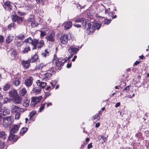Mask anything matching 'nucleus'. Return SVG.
<instances>
[{
  "label": "nucleus",
  "mask_w": 149,
  "mask_h": 149,
  "mask_svg": "<svg viewBox=\"0 0 149 149\" xmlns=\"http://www.w3.org/2000/svg\"><path fill=\"white\" fill-rule=\"evenodd\" d=\"M9 97L13 102L16 103H20L22 101V98L18 95L17 91L15 89H12L9 92Z\"/></svg>",
  "instance_id": "1"
},
{
  "label": "nucleus",
  "mask_w": 149,
  "mask_h": 149,
  "mask_svg": "<svg viewBox=\"0 0 149 149\" xmlns=\"http://www.w3.org/2000/svg\"><path fill=\"white\" fill-rule=\"evenodd\" d=\"M91 22L88 19H85L84 18L82 23L84 29L86 30V33L88 34H91L93 33V26L91 25Z\"/></svg>",
  "instance_id": "2"
},
{
  "label": "nucleus",
  "mask_w": 149,
  "mask_h": 149,
  "mask_svg": "<svg viewBox=\"0 0 149 149\" xmlns=\"http://www.w3.org/2000/svg\"><path fill=\"white\" fill-rule=\"evenodd\" d=\"M13 117L11 116H6L3 118V126L5 128L8 127L13 122Z\"/></svg>",
  "instance_id": "3"
},
{
  "label": "nucleus",
  "mask_w": 149,
  "mask_h": 149,
  "mask_svg": "<svg viewBox=\"0 0 149 149\" xmlns=\"http://www.w3.org/2000/svg\"><path fill=\"white\" fill-rule=\"evenodd\" d=\"M96 19L94 21V29H99L101 25L100 23L102 22V19L104 17L100 16L97 14Z\"/></svg>",
  "instance_id": "4"
},
{
  "label": "nucleus",
  "mask_w": 149,
  "mask_h": 149,
  "mask_svg": "<svg viewBox=\"0 0 149 149\" xmlns=\"http://www.w3.org/2000/svg\"><path fill=\"white\" fill-rule=\"evenodd\" d=\"M12 14L11 17L12 21L13 22H17V25L21 24L24 21V17L19 16L15 13V14H13V13Z\"/></svg>",
  "instance_id": "5"
},
{
  "label": "nucleus",
  "mask_w": 149,
  "mask_h": 149,
  "mask_svg": "<svg viewBox=\"0 0 149 149\" xmlns=\"http://www.w3.org/2000/svg\"><path fill=\"white\" fill-rule=\"evenodd\" d=\"M22 109L16 106L15 105H13L12 107L11 111L13 113H16L15 115V119H18L19 118L21 115V110Z\"/></svg>",
  "instance_id": "6"
},
{
  "label": "nucleus",
  "mask_w": 149,
  "mask_h": 149,
  "mask_svg": "<svg viewBox=\"0 0 149 149\" xmlns=\"http://www.w3.org/2000/svg\"><path fill=\"white\" fill-rule=\"evenodd\" d=\"M42 98V96H40L39 97H35L32 98L31 100V106L32 107H36L37 108L40 105V101Z\"/></svg>",
  "instance_id": "7"
},
{
  "label": "nucleus",
  "mask_w": 149,
  "mask_h": 149,
  "mask_svg": "<svg viewBox=\"0 0 149 149\" xmlns=\"http://www.w3.org/2000/svg\"><path fill=\"white\" fill-rule=\"evenodd\" d=\"M35 42L33 46L32 49L33 50L36 49L37 48L38 49H41L43 47L44 45V42L43 40H41L39 41L38 39H36Z\"/></svg>",
  "instance_id": "8"
},
{
  "label": "nucleus",
  "mask_w": 149,
  "mask_h": 149,
  "mask_svg": "<svg viewBox=\"0 0 149 149\" xmlns=\"http://www.w3.org/2000/svg\"><path fill=\"white\" fill-rule=\"evenodd\" d=\"M67 62V60L62 58H60L56 60V66L58 68L57 69L60 70L62 68L64 63Z\"/></svg>",
  "instance_id": "9"
},
{
  "label": "nucleus",
  "mask_w": 149,
  "mask_h": 149,
  "mask_svg": "<svg viewBox=\"0 0 149 149\" xmlns=\"http://www.w3.org/2000/svg\"><path fill=\"white\" fill-rule=\"evenodd\" d=\"M55 33L54 31H52L50 33H48L46 37L45 38L47 42H53L55 41Z\"/></svg>",
  "instance_id": "10"
},
{
  "label": "nucleus",
  "mask_w": 149,
  "mask_h": 149,
  "mask_svg": "<svg viewBox=\"0 0 149 149\" xmlns=\"http://www.w3.org/2000/svg\"><path fill=\"white\" fill-rule=\"evenodd\" d=\"M33 80V77L29 76L24 80V84L27 88H29L32 85Z\"/></svg>",
  "instance_id": "11"
},
{
  "label": "nucleus",
  "mask_w": 149,
  "mask_h": 149,
  "mask_svg": "<svg viewBox=\"0 0 149 149\" xmlns=\"http://www.w3.org/2000/svg\"><path fill=\"white\" fill-rule=\"evenodd\" d=\"M68 35L66 34H64L62 35L60 38V42L63 45L66 44L68 41Z\"/></svg>",
  "instance_id": "12"
},
{
  "label": "nucleus",
  "mask_w": 149,
  "mask_h": 149,
  "mask_svg": "<svg viewBox=\"0 0 149 149\" xmlns=\"http://www.w3.org/2000/svg\"><path fill=\"white\" fill-rule=\"evenodd\" d=\"M52 74L48 72L42 74L40 78L42 80L47 81L49 80L52 77Z\"/></svg>",
  "instance_id": "13"
},
{
  "label": "nucleus",
  "mask_w": 149,
  "mask_h": 149,
  "mask_svg": "<svg viewBox=\"0 0 149 149\" xmlns=\"http://www.w3.org/2000/svg\"><path fill=\"white\" fill-rule=\"evenodd\" d=\"M30 61L29 59L27 60H22V65L23 67L25 69H28L31 65Z\"/></svg>",
  "instance_id": "14"
},
{
  "label": "nucleus",
  "mask_w": 149,
  "mask_h": 149,
  "mask_svg": "<svg viewBox=\"0 0 149 149\" xmlns=\"http://www.w3.org/2000/svg\"><path fill=\"white\" fill-rule=\"evenodd\" d=\"M79 50L78 47L76 48L74 45L71 46L68 49L69 53L72 54H76Z\"/></svg>",
  "instance_id": "15"
},
{
  "label": "nucleus",
  "mask_w": 149,
  "mask_h": 149,
  "mask_svg": "<svg viewBox=\"0 0 149 149\" xmlns=\"http://www.w3.org/2000/svg\"><path fill=\"white\" fill-rule=\"evenodd\" d=\"M39 56L38 54L37 53L31 56L30 59H29L31 63H35L37 62L38 60H39Z\"/></svg>",
  "instance_id": "16"
},
{
  "label": "nucleus",
  "mask_w": 149,
  "mask_h": 149,
  "mask_svg": "<svg viewBox=\"0 0 149 149\" xmlns=\"http://www.w3.org/2000/svg\"><path fill=\"white\" fill-rule=\"evenodd\" d=\"M36 83L38 87L40 88L41 89L44 88L47 85V83L46 82L40 80H37Z\"/></svg>",
  "instance_id": "17"
},
{
  "label": "nucleus",
  "mask_w": 149,
  "mask_h": 149,
  "mask_svg": "<svg viewBox=\"0 0 149 149\" xmlns=\"http://www.w3.org/2000/svg\"><path fill=\"white\" fill-rule=\"evenodd\" d=\"M18 139L17 136L15 135L13 133H10V134L8 137V140L13 142H16Z\"/></svg>",
  "instance_id": "18"
},
{
  "label": "nucleus",
  "mask_w": 149,
  "mask_h": 149,
  "mask_svg": "<svg viewBox=\"0 0 149 149\" xmlns=\"http://www.w3.org/2000/svg\"><path fill=\"white\" fill-rule=\"evenodd\" d=\"M21 79L22 78L20 77L14 78L13 81V84L16 86H19L21 84Z\"/></svg>",
  "instance_id": "19"
},
{
  "label": "nucleus",
  "mask_w": 149,
  "mask_h": 149,
  "mask_svg": "<svg viewBox=\"0 0 149 149\" xmlns=\"http://www.w3.org/2000/svg\"><path fill=\"white\" fill-rule=\"evenodd\" d=\"M20 127L19 125H15L12 126L10 130V133H15L18 131Z\"/></svg>",
  "instance_id": "20"
},
{
  "label": "nucleus",
  "mask_w": 149,
  "mask_h": 149,
  "mask_svg": "<svg viewBox=\"0 0 149 149\" xmlns=\"http://www.w3.org/2000/svg\"><path fill=\"white\" fill-rule=\"evenodd\" d=\"M42 90L41 88L38 87L33 88L31 92L33 94L36 95L40 94Z\"/></svg>",
  "instance_id": "21"
},
{
  "label": "nucleus",
  "mask_w": 149,
  "mask_h": 149,
  "mask_svg": "<svg viewBox=\"0 0 149 149\" xmlns=\"http://www.w3.org/2000/svg\"><path fill=\"white\" fill-rule=\"evenodd\" d=\"M14 36L11 35H9L6 37V44H8L10 43L13 40Z\"/></svg>",
  "instance_id": "22"
},
{
  "label": "nucleus",
  "mask_w": 149,
  "mask_h": 149,
  "mask_svg": "<svg viewBox=\"0 0 149 149\" xmlns=\"http://www.w3.org/2000/svg\"><path fill=\"white\" fill-rule=\"evenodd\" d=\"M47 67V66H45V63H41L37 65L35 67V70H40L43 69L44 67Z\"/></svg>",
  "instance_id": "23"
},
{
  "label": "nucleus",
  "mask_w": 149,
  "mask_h": 149,
  "mask_svg": "<svg viewBox=\"0 0 149 149\" xmlns=\"http://www.w3.org/2000/svg\"><path fill=\"white\" fill-rule=\"evenodd\" d=\"M12 4L13 3L9 1H6L4 3V5L10 10H12L13 9Z\"/></svg>",
  "instance_id": "24"
},
{
  "label": "nucleus",
  "mask_w": 149,
  "mask_h": 149,
  "mask_svg": "<svg viewBox=\"0 0 149 149\" xmlns=\"http://www.w3.org/2000/svg\"><path fill=\"white\" fill-rule=\"evenodd\" d=\"M13 13H14L13 14H15V13H16L19 16L22 17L26 15V13L24 12H22L19 10H18L17 8L16 9L13 11Z\"/></svg>",
  "instance_id": "25"
},
{
  "label": "nucleus",
  "mask_w": 149,
  "mask_h": 149,
  "mask_svg": "<svg viewBox=\"0 0 149 149\" xmlns=\"http://www.w3.org/2000/svg\"><path fill=\"white\" fill-rule=\"evenodd\" d=\"M49 49H46L44 52H42L41 55L43 57L46 58L47 56H48L49 55Z\"/></svg>",
  "instance_id": "26"
},
{
  "label": "nucleus",
  "mask_w": 149,
  "mask_h": 149,
  "mask_svg": "<svg viewBox=\"0 0 149 149\" xmlns=\"http://www.w3.org/2000/svg\"><path fill=\"white\" fill-rule=\"evenodd\" d=\"M17 25L16 24L15 22H13L9 24L8 26V30H10L12 28H13L14 29L16 28V26Z\"/></svg>",
  "instance_id": "27"
},
{
  "label": "nucleus",
  "mask_w": 149,
  "mask_h": 149,
  "mask_svg": "<svg viewBox=\"0 0 149 149\" xmlns=\"http://www.w3.org/2000/svg\"><path fill=\"white\" fill-rule=\"evenodd\" d=\"M31 50L30 47L29 45H26L24 48V50L22 51V53L23 54L28 53L29 51H31Z\"/></svg>",
  "instance_id": "28"
},
{
  "label": "nucleus",
  "mask_w": 149,
  "mask_h": 149,
  "mask_svg": "<svg viewBox=\"0 0 149 149\" xmlns=\"http://www.w3.org/2000/svg\"><path fill=\"white\" fill-rule=\"evenodd\" d=\"M10 55L12 59H14L17 54V52L15 49L10 51Z\"/></svg>",
  "instance_id": "29"
},
{
  "label": "nucleus",
  "mask_w": 149,
  "mask_h": 149,
  "mask_svg": "<svg viewBox=\"0 0 149 149\" xmlns=\"http://www.w3.org/2000/svg\"><path fill=\"white\" fill-rule=\"evenodd\" d=\"M27 92L26 88H24L19 91V93L20 96H23L26 94Z\"/></svg>",
  "instance_id": "30"
},
{
  "label": "nucleus",
  "mask_w": 149,
  "mask_h": 149,
  "mask_svg": "<svg viewBox=\"0 0 149 149\" xmlns=\"http://www.w3.org/2000/svg\"><path fill=\"white\" fill-rule=\"evenodd\" d=\"M72 24L71 21H68L65 24L64 27L65 29H70L72 26Z\"/></svg>",
  "instance_id": "31"
},
{
  "label": "nucleus",
  "mask_w": 149,
  "mask_h": 149,
  "mask_svg": "<svg viewBox=\"0 0 149 149\" xmlns=\"http://www.w3.org/2000/svg\"><path fill=\"white\" fill-rule=\"evenodd\" d=\"M1 112H3V115L4 116L8 115L10 113V111L9 109L5 107Z\"/></svg>",
  "instance_id": "32"
},
{
  "label": "nucleus",
  "mask_w": 149,
  "mask_h": 149,
  "mask_svg": "<svg viewBox=\"0 0 149 149\" xmlns=\"http://www.w3.org/2000/svg\"><path fill=\"white\" fill-rule=\"evenodd\" d=\"M7 137V135L4 131L0 132V138L3 140H5Z\"/></svg>",
  "instance_id": "33"
},
{
  "label": "nucleus",
  "mask_w": 149,
  "mask_h": 149,
  "mask_svg": "<svg viewBox=\"0 0 149 149\" xmlns=\"http://www.w3.org/2000/svg\"><path fill=\"white\" fill-rule=\"evenodd\" d=\"M28 130V128L26 127H23L21 129L20 134L22 136L25 134Z\"/></svg>",
  "instance_id": "34"
},
{
  "label": "nucleus",
  "mask_w": 149,
  "mask_h": 149,
  "mask_svg": "<svg viewBox=\"0 0 149 149\" xmlns=\"http://www.w3.org/2000/svg\"><path fill=\"white\" fill-rule=\"evenodd\" d=\"M30 102V100L28 98H26L24 100L23 104L24 106L27 107L29 105Z\"/></svg>",
  "instance_id": "35"
},
{
  "label": "nucleus",
  "mask_w": 149,
  "mask_h": 149,
  "mask_svg": "<svg viewBox=\"0 0 149 149\" xmlns=\"http://www.w3.org/2000/svg\"><path fill=\"white\" fill-rule=\"evenodd\" d=\"M11 85L8 83H7L5 84L3 87V90L5 91L8 90L10 87Z\"/></svg>",
  "instance_id": "36"
},
{
  "label": "nucleus",
  "mask_w": 149,
  "mask_h": 149,
  "mask_svg": "<svg viewBox=\"0 0 149 149\" xmlns=\"http://www.w3.org/2000/svg\"><path fill=\"white\" fill-rule=\"evenodd\" d=\"M39 24V23L37 21L34 20V21L32 22L31 23V25L32 28H34L37 26Z\"/></svg>",
  "instance_id": "37"
},
{
  "label": "nucleus",
  "mask_w": 149,
  "mask_h": 149,
  "mask_svg": "<svg viewBox=\"0 0 149 149\" xmlns=\"http://www.w3.org/2000/svg\"><path fill=\"white\" fill-rule=\"evenodd\" d=\"M84 18L81 17V18H76L74 19V21L75 22H82L84 20Z\"/></svg>",
  "instance_id": "38"
},
{
  "label": "nucleus",
  "mask_w": 149,
  "mask_h": 149,
  "mask_svg": "<svg viewBox=\"0 0 149 149\" xmlns=\"http://www.w3.org/2000/svg\"><path fill=\"white\" fill-rule=\"evenodd\" d=\"M30 39H29L28 43L31 44L33 45V46L34 44L36 43L35 42H36L35 41L36 39L34 38L32 39L30 37Z\"/></svg>",
  "instance_id": "39"
},
{
  "label": "nucleus",
  "mask_w": 149,
  "mask_h": 149,
  "mask_svg": "<svg viewBox=\"0 0 149 149\" xmlns=\"http://www.w3.org/2000/svg\"><path fill=\"white\" fill-rule=\"evenodd\" d=\"M46 103L42 104L39 108L38 111L41 112L44 109Z\"/></svg>",
  "instance_id": "40"
},
{
  "label": "nucleus",
  "mask_w": 149,
  "mask_h": 149,
  "mask_svg": "<svg viewBox=\"0 0 149 149\" xmlns=\"http://www.w3.org/2000/svg\"><path fill=\"white\" fill-rule=\"evenodd\" d=\"M23 43L24 42L23 41L16 42V45L17 47H19L23 45Z\"/></svg>",
  "instance_id": "41"
},
{
  "label": "nucleus",
  "mask_w": 149,
  "mask_h": 149,
  "mask_svg": "<svg viewBox=\"0 0 149 149\" xmlns=\"http://www.w3.org/2000/svg\"><path fill=\"white\" fill-rule=\"evenodd\" d=\"M105 14L108 13L109 16H112L114 13L113 12H109L107 9L105 10Z\"/></svg>",
  "instance_id": "42"
},
{
  "label": "nucleus",
  "mask_w": 149,
  "mask_h": 149,
  "mask_svg": "<svg viewBox=\"0 0 149 149\" xmlns=\"http://www.w3.org/2000/svg\"><path fill=\"white\" fill-rule=\"evenodd\" d=\"M45 66H47V67H44L43 70H45V71H49L50 68V66L48 65H45Z\"/></svg>",
  "instance_id": "43"
},
{
  "label": "nucleus",
  "mask_w": 149,
  "mask_h": 149,
  "mask_svg": "<svg viewBox=\"0 0 149 149\" xmlns=\"http://www.w3.org/2000/svg\"><path fill=\"white\" fill-rule=\"evenodd\" d=\"M17 38L19 39L22 40L24 38L25 36L24 35L21 34L17 36Z\"/></svg>",
  "instance_id": "44"
},
{
  "label": "nucleus",
  "mask_w": 149,
  "mask_h": 149,
  "mask_svg": "<svg viewBox=\"0 0 149 149\" xmlns=\"http://www.w3.org/2000/svg\"><path fill=\"white\" fill-rule=\"evenodd\" d=\"M5 146V143L3 142H0V149H4Z\"/></svg>",
  "instance_id": "45"
},
{
  "label": "nucleus",
  "mask_w": 149,
  "mask_h": 149,
  "mask_svg": "<svg viewBox=\"0 0 149 149\" xmlns=\"http://www.w3.org/2000/svg\"><path fill=\"white\" fill-rule=\"evenodd\" d=\"M10 100L7 97L4 98L3 99V103L5 104L10 102Z\"/></svg>",
  "instance_id": "46"
},
{
  "label": "nucleus",
  "mask_w": 149,
  "mask_h": 149,
  "mask_svg": "<svg viewBox=\"0 0 149 149\" xmlns=\"http://www.w3.org/2000/svg\"><path fill=\"white\" fill-rule=\"evenodd\" d=\"M31 17L29 18L28 21L29 22H31V23H32V22L34 21V18L33 16V15H30Z\"/></svg>",
  "instance_id": "47"
},
{
  "label": "nucleus",
  "mask_w": 149,
  "mask_h": 149,
  "mask_svg": "<svg viewBox=\"0 0 149 149\" xmlns=\"http://www.w3.org/2000/svg\"><path fill=\"white\" fill-rule=\"evenodd\" d=\"M100 116L96 114L94 116V120L95 121H97V120L100 119Z\"/></svg>",
  "instance_id": "48"
},
{
  "label": "nucleus",
  "mask_w": 149,
  "mask_h": 149,
  "mask_svg": "<svg viewBox=\"0 0 149 149\" xmlns=\"http://www.w3.org/2000/svg\"><path fill=\"white\" fill-rule=\"evenodd\" d=\"M36 114V111L35 110L32 111L29 113V115L31 116V117H34V116Z\"/></svg>",
  "instance_id": "49"
},
{
  "label": "nucleus",
  "mask_w": 149,
  "mask_h": 149,
  "mask_svg": "<svg viewBox=\"0 0 149 149\" xmlns=\"http://www.w3.org/2000/svg\"><path fill=\"white\" fill-rule=\"evenodd\" d=\"M4 38L3 36L2 35H0V43L1 44L4 42Z\"/></svg>",
  "instance_id": "50"
},
{
  "label": "nucleus",
  "mask_w": 149,
  "mask_h": 149,
  "mask_svg": "<svg viewBox=\"0 0 149 149\" xmlns=\"http://www.w3.org/2000/svg\"><path fill=\"white\" fill-rule=\"evenodd\" d=\"M45 0H36V2L39 4L43 5L44 3Z\"/></svg>",
  "instance_id": "51"
},
{
  "label": "nucleus",
  "mask_w": 149,
  "mask_h": 149,
  "mask_svg": "<svg viewBox=\"0 0 149 149\" xmlns=\"http://www.w3.org/2000/svg\"><path fill=\"white\" fill-rule=\"evenodd\" d=\"M130 90L129 86H127V87L125 88L123 90V92H128Z\"/></svg>",
  "instance_id": "52"
},
{
  "label": "nucleus",
  "mask_w": 149,
  "mask_h": 149,
  "mask_svg": "<svg viewBox=\"0 0 149 149\" xmlns=\"http://www.w3.org/2000/svg\"><path fill=\"white\" fill-rule=\"evenodd\" d=\"M40 36L43 37L46 35V33L45 31H40Z\"/></svg>",
  "instance_id": "53"
},
{
  "label": "nucleus",
  "mask_w": 149,
  "mask_h": 149,
  "mask_svg": "<svg viewBox=\"0 0 149 149\" xmlns=\"http://www.w3.org/2000/svg\"><path fill=\"white\" fill-rule=\"evenodd\" d=\"M74 54H70V56H68V58H67L66 57H65V58H66V59H65V58H64L65 59V60H67V62L68 61H69V60L72 58V56Z\"/></svg>",
  "instance_id": "54"
},
{
  "label": "nucleus",
  "mask_w": 149,
  "mask_h": 149,
  "mask_svg": "<svg viewBox=\"0 0 149 149\" xmlns=\"http://www.w3.org/2000/svg\"><path fill=\"white\" fill-rule=\"evenodd\" d=\"M5 107L2 105V104L0 102V112H1Z\"/></svg>",
  "instance_id": "55"
},
{
  "label": "nucleus",
  "mask_w": 149,
  "mask_h": 149,
  "mask_svg": "<svg viewBox=\"0 0 149 149\" xmlns=\"http://www.w3.org/2000/svg\"><path fill=\"white\" fill-rule=\"evenodd\" d=\"M49 71H50L51 73H53L54 74L56 73L55 71L54 70V68L52 67H50V68Z\"/></svg>",
  "instance_id": "56"
},
{
  "label": "nucleus",
  "mask_w": 149,
  "mask_h": 149,
  "mask_svg": "<svg viewBox=\"0 0 149 149\" xmlns=\"http://www.w3.org/2000/svg\"><path fill=\"white\" fill-rule=\"evenodd\" d=\"M111 22L110 20H109L108 19H104V24H108L110 23Z\"/></svg>",
  "instance_id": "57"
},
{
  "label": "nucleus",
  "mask_w": 149,
  "mask_h": 149,
  "mask_svg": "<svg viewBox=\"0 0 149 149\" xmlns=\"http://www.w3.org/2000/svg\"><path fill=\"white\" fill-rule=\"evenodd\" d=\"M29 120H31L34 121L35 120L34 116V117H31V116L29 115Z\"/></svg>",
  "instance_id": "58"
},
{
  "label": "nucleus",
  "mask_w": 149,
  "mask_h": 149,
  "mask_svg": "<svg viewBox=\"0 0 149 149\" xmlns=\"http://www.w3.org/2000/svg\"><path fill=\"white\" fill-rule=\"evenodd\" d=\"M73 26L78 28H80L81 27V25L78 24H74Z\"/></svg>",
  "instance_id": "59"
},
{
  "label": "nucleus",
  "mask_w": 149,
  "mask_h": 149,
  "mask_svg": "<svg viewBox=\"0 0 149 149\" xmlns=\"http://www.w3.org/2000/svg\"><path fill=\"white\" fill-rule=\"evenodd\" d=\"M72 66V63H68L66 65V67L67 68H70Z\"/></svg>",
  "instance_id": "60"
},
{
  "label": "nucleus",
  "mask_w": 149,
  "mask_h": 149,
  "mask_svg": "<svg viewBox=\"0 0 149 149\" xmlns=\"http://www.w3.org/2000/svg\"><path fill=\"white\" fill-rule=\"evenodd\" d=\"M29 39H30V37L26 39H25L23 42H25L26 43H28V42H29Z\"/></svg>",
  "instance_id": "61"
},
{
  "label": "nucleus",
  "mask_w": 149,
  "mask_h": 149,
  "mask_svg": "<svg viewBox=\"0 0 149 149\" xmlns=\"http://www.w3.org/2000/svg\"><path fill=\"white\" fill-rule=\"evenodd\" d=\"M120 102L116 103L115 105V107L116 108H117L120 106Z\"/></svg>",
  "instance_id": "62"
},
{
  "label": "nucleus",
  "mask_w": 149,
  "mask_h": 149,
  "mask_svg": "<svg viewBox=\"0 0 149 149\" xmlns=\"http://www.w3.org/2000/svg\"><path fill=\"white\" fill-rule=\"evenodd\" d=\"M51 95V93H45V95L46 96V97H47L50 96Z\"/></svg>",
  "instance_id": "63"
},
{
  "label": "nucleus",
  "mask_w": 149,
  "mask_h": 149,
  "mask_svg": "<svg viewBox=\"0 0 149 149\" xmlns=\"http://www.w3.org/2000/svg\"><path fill=\"white\" fill-rule=\"evenodd\" d=\"M77 58V56L76 55H75L74 56V58L72 59V62H74L75 60V59Z\"/></svg>",
  "instance_id": "64"
}]
</instances>
